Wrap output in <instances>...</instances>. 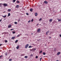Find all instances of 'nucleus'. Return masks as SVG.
I'll list each match as a JSON object with an SVG mask.
<instances>
[{"label":"nucleus","mask_w":61,"mask_h":61,"mask_svg":"<svg viewBox=\"0 0 61 61\" xmlns=\"http://www.w3.org/2000/svg\"><path fill=\"white\" fill-rule=\"evenodd\" d=\"M18 21V22H19V21H20V19H19Z\"/></svg>","instance_id":"nucleus-40"},{"label":"nucleus","mask_w":61,"mask_h":61,"mask_svg":"<svg viewBox=\"0 0 61 61\" xmlns=\"http://www.w3.org/2000/svg\"><path fill=\"white\" fill-rule=\"evenodd\" d=\"M31 21V20H29L28 22V23H30V22Z\"/></svg>","instance_id":"nucleus-39"},{"label":"nucleus","mask_w":61,"mask_h":61,"mask_svg":"<svg viewBox=\"0 0 61 61\" xmlns=\"http://www.w3.org/2000/svg\"><path fill=\"white\" fill-rule=\"evenodd\" d=\"M40 28L38 29L37 30V32H40Z\"/></svg>","instance_id":"nucleus-4"},{"label":"nucleus","mask_w":61,"mask_h":61,"mask_svg":"<svg viewBox=\"0 0 61 61\" xmlns=\"http://www.w3.org/2000/svg\"><path fill=\"white\" fill-rule=\"evenodd\" d=\"M16 1V0H13V3H15V1Z\"/></svg>","instance_id":"nucleus-23"},{"label":"nucleus","mask_w":61,"mask_h":61,"mask_svg":"<svg viewBox=\"0 0 61 61\" xmlns=\"http://www.w3.org/2000/svg\"><path fill=\"white\" fill-rule=\"evenodd\" d=\"M15 24H17V22H15L14 23Z\"/></svg>","instance_id":"nucleus-27"},{"label":"nucleus","mask_w":61,"mask_h":61,"mask_svg":"<svg viewBox=\"0 0 61 61\" xmlns=\"http://www.w3.org/2000/svg\"><path fill=\"white\" fill-rule=\"evenodd\" d=\"M42 58H40V61H41V60H42Z\"/></svg>","instance_id":"nucleus-35"},{"label":"nucleus","mask_w":61,"mask_h":61,"mask_svg":"<svg viewBox=\"0 0 61 61\" xmlns=\"http://www.w3.org/2000/svg\"><path fill=\"white\" fill-rule=\"evenodd\" d=\"M51 38V37H49V38Z\"/></svg>","instance_id":"nucleus-48"},{"label":"nucleus","mask_w":61,"mask_h":61,"mask_svg":"<svg viewBox=\"0 0 61 61\" xmlns=\"http://www.w3.org/2000/svg\"><path fill=\"white\" fill-rule=\"evenodd\" d=\"M38 58V56H36V58Z\"/></svg>","instance_id":"nucleus-32"},{"label":"nucleus","mask_w":61,"mask_h":61,"mask_svg":"<svg viewBox=\"0 0 61 61\" xmlns=\"http://www.w3.org/2000/svg\"><path fill=\"white\" fill-rule=\"evenodd\" d=\"M38 25H39V24H37V26H38Z\"/></svg>","instance_id":"nucleus-46"},{"label":"nucleus","mask_w":61,"mask_h":61,"mask_svg":"<svg viewBox=\"0 0 61 61\" xmlns=\"http://www.w3.org/2000/svg\"><path fill=\"white\" fill-rule=\"evenodd\" d=\"M44 2V3L46 4H48V2L46 1H45Z\"/></svg>","instance_id":"nucleus-5"},{"label":"nucleus","mask_w":61,"mask_h":61,"mask_svg":"<svg viewBox=\"0 0 61 61\" xmlns=\"http://www.w3.org/2000/svg\"><path fill=\"white\" fill-rule=\"evenodd\" d=\"M15 38V36L12 37L11 38V39H14Z\"/></svg>","instance_id":"nucleus-11"},{"label":"nucleus","mask_w":61,"mask_h":61,"mask_svg":"<svg viewBox=\"0 0 61 61\" xmlns=\"http://www.w3.org/2000/svg\"><path fill=\"white\" fill-rule=\"evenodd\" d=\"M33 11V9H30V11L32 12Z\"/></svg>","instance_id":"nucleus-17"},{"label":"nucleus","mask_w":61,"mask_h":61,"mask_svg":"<svg viewBox=\"0 0 61 61\" xmlns=\"http://www.w3.org/2000/svg\"><path fill=\"white\" fill-rule=\"evenodd\" d=\"M19 46H18L16 47V48H17V49H19Z\"/></svg>","instance_id":"nucleus-14"},{"label":"nucleus","mask_w":61,"mask_h":61,"mask_svg":"<svg viewBox=\"0 0 61 61\" xmlns=\"http://www.w3.org/2000/svg\"><path fill=\"white\" fill-rule=\"evenodd\" d=\"M19 5H17L15 7V8H19Z\"/></svg>","instance_id":"nucleus-3"},{"label":"nucleus","mask_w":61,"mask_h":61,"mask_svg":"<svg viewBox=\"0 0 61 61\" xmlns=\"http://www.w3.org/2000/svg\"><path fill=\"white\" fill-rule=\"evenodd\" d=\"M38 15V14H37V13L36 12L35 13V16H37Z\"/></svg>","instance_id":"nucleus-6"},{"label":"nucleus","mask_w":61,"mask_h":61,"mask_svg":"<svg viewBox=\"0 0 61 61\" xmlns=\"http://www.w3.org/2000/svg\"><path fill=\"white\" fill-rule=\"evenodd\" d=\"M17 36V37H19L20 36V35H18Z\"/></svg>","instance_id":"nucleus-31"},{"label":"nucleus","mask_w":61,"mask_h":61,"mask_svg":"<svg viewBox=\"0 0 61 61\" xmlns=\"http://www.w3.org/2000/svg\"><path fill=\"white\" fill-rule=\"evenodd\" d=\"M60 37H61V34H60Z\"/></svg>","instance_id":"nucleus-45"},{"label":"nucleus","mask_w":61,"mask_h":61,"mask_svg":"<svg viewBox=\"0 0 61 61\" xmlns=\"http://www.w3.org/2000/svg\"><path fill=\"white\" fill-rule=\"evenodd\" d=\"M33 33H32L31 34V35H33Z\"/></svg>","instance_id":"nucleus-49"},{"label":"nucleus","mask_w":61,"mask_h":61,"mask_svg":"<svg viewBox=\"0 0 61 61\" xmlns=\"http://www.w3.org/2000/svg\"><path fill=\"white\" fill-rule=\"evenodd\" d=\"M12 33L13 34H15V32H14V31H13Z\"/></svg>","instance_id":"nucleus-25"},{"label":"nucleus","mask_w":61,"mask_h":61,"mask_svg":"<svg viewBox=\"0 0 61 61\" xmlns=\"http://www.w3.org/2000/svg\"><path fill=\"white\" fill-rule=\"evenodd\" d=\"M33 56V55L32 54L30 55V56Z\"/></svg>","instance_id":"nucleus-38"},{"label":"nucleus","mask_w":61,"mask_h":61,"mask_svg":"<svg viewBox=\"0 0 61 61\" xmlns=\"http://www.w3.org/2000/svg\"><path fill=\"white\" fill-rule=\"evenodd\" d=\"M2 5H3V6H5H5H7V4L6 3H4L3 4H2Z\"/></svg>","instance_id":"nucleus-1"},{"label":"nucleus","mask_w":61,"mask_h":61,"mask_svg":"<svg viewBox=\"0 0 61 61\" xmlns=\"http://www.w3.org/2000/svg\"><path fill=\"white\" fill-rule=\"evenodd\" d=\"M14 30V29H11L10 30L12 31V30Z\"/></svg>","instance_id":"nucleus-41"},{"label":"nucleus","mask_w":61,"mask_h":61,"mask_svg":"<svg viewBox=\"0 0 61 61\" xmlns=\"http://www.w3.org/2000/svg\"><path fill=\"white\" fill-rule=\"evenodd\" d=\"M36 50V48H35L34 49H32V50H31L30 51H35V50Z\"/></svg>","instance_id":"nucleus-9"},{"label":"nucleus","mask_w":61,"mask_h":61,"mask_svg":"<svg viewBox=\"0 0 61 61\" xmlns=\"http://www.w3.org/2000/svg\"><path fill=\"white\" fill-rule=\"evenodd\" d=\"M17 3H19V1H17Z\"/></svg>","instance_id":"nucleus-42"},{"label":"nucleus","mask_w":61,"mask_h":61,"mask_svg":"<svg viewBox=\"0 0 61 61\" xmlns=\"http://www.w3.org/2000/svg\"><path fill=\"white\" fill-rule=\"evenodd\" d=\"M29 46V45L28 44H27L25 46V48H27L28 47V46Z\"/></svg>","instance_id":"nucleus-2"},{"label":"nucleus","mask_w":61,"mask_h":61,"mask_svg":"<svg viewBox=\"0 0 61 61\" xmlns=\"http://www.w3.org/2000/svg\"><path fill=\"white\" fill-rule=\"evenodd\" d=\"M42 53V51H41L40 52V53Z\"/></svg>","instance_id":"nucleus-34"},{"label":"nucleus","mask_w":61,"mask_h":61,"mask_svg":"<svg viewBox=\"0 0 61 61\" xmlns=\"http://www.w3.org/2000/svg\"><path fill=\"white\" fill-rule=\"evenodd\" d=\"M18 42V40H16L15 41V43H17Z\"/></svg>","instance_id":"nucleus-28"},{"label":"nucleus","mask_w":61,"mask_h":61,"mask_svg":"<svg viewBox=\"0 0 61 61\" xmlns=\"http://www.w3.org/2000/svg\"><path fill=\"white\" fill-rule=\"evenodd\" d=\"M26 15H29V14H28V13H26Z\"/></svg>","instance_id":"nucleus-37"},{"label":"nucleus","mask_w":61,"mask_h":61,"mask_svg":"<svg viewBox=\"0 0 61 61\" xmlns=\"http://www.w3.org/2000/svg\"><path fill=\"white\" fill-rule=\"evenodd\" d=\"M2 21V20H0V22H1V21Z\"/></svg>","instance_id":"nucleus-44"},{"label":"nucleus","mask_w":61,"mask_h":61,"mask_svg":"<svg viewBox=\"0 0 61 61\" xmlns=\"http://www.w3.org/2000/svg\"><path fill=\"white\" fill-rule=\"evenodd\" d=\"M0 5H2V4H1V3L0 4V7H2V6Z\"/></svg>","instance_id":"nucleus-36"},{"label":"nucleus","mask_w":61,"mask_h":61,"mask_svg":"<svg viewBox=\"0 0 61 61\" xmlns=\"http://www.w3.org/2000/svg\"><path fill=\"white\" fill-rule=\"evenodd\" d=\"M33 21H34V20L33 19H32L31 20V21L32 22H33Z\"/></svg>","instance_id":"nucleus-29"},{"label":"nucleus","mask_w":61,"mask_h":61,"mask_svg":"<svg viewBox=\"0 0 61 61\" xmlns=\"http://www.w3.org/2000/svg\"><path fill=\"white\" fill-rule=\"evenodd\" d=\"M12 59H10L9 60V61H12Z\"/></svg>","instance_id":"nucleus-33"},{"label":"nucleus","mask_w":61,"mask_h":61,"mask_svg":"<svg viewBox=\"0 0 61 61\" xmlns=\"http://www.w3.org/2000/svg\"><path fill=\"white\" fill-rule=\"evenodd\" d=\"M2 46V44H0V46Z\"/></svg>","instance_id":"nucleus-43"},{"label":"nucleus","mask_w":61,"mask_h":61,"mask_svg":"<svg viewBox=\"0 0 61 61\" xmlns=\"http://www.w3.org/2000/svg\"><path fill=\"white\" fill-rule=\"evenodd\" d=\"M5 11H4V13H5Z\"/></svg>","instance_id":"nucleus-50"},{"label":"nucleus","mask_w":61,"mask_h":61,"mask_svg":"<svg viewBox=\"0 0 61 61\" xmlns=\"http://www.w3.org/2000/svg\"><path fill=\"white\" fill-rule=\"evenodd\" d=\"M10 15H11V14H10V13H8V16H10Z\"/></svg>","instance_id":"nucleus-13"},{"label":"nucleus","mask_w":61,"mask_h":61,"mask_svg":"<svg viewBox=\"0 0 61 61\" xmlns=\"http://www.w3.org/2000/svg\"><path fill=\"white\" fill-rule=\"evenodd\" d=\"M5 56H7V53H5Z\"/></svg>","instance_id":"nucleus-22"},{"label":"nucleus","mask_w":61,"mask_h":61,"mask_svg":"<svg viewBox=\"0 0 61 61\" xmlns=\"http://www.w3.org/2000/svg\"><path fill=\"white\" fill-rule=\"evenodd\" d=\"M49 31H47V32H46V35H48V33H49Z\"/></svg>","instance_id":"nucleus-10"},{"label":"nucleus","mask_w":61,"mask_h":61,"mask_svg":"<svg viewBox=\"0 0 61 61\" xmlns=\"http://www.w3.org/2000/svg\"><path fill=\"white\" fill-rule=\"evenodd\" d=\"M3 57V56L2 55H1L0 56V58H2Z\"/></svg>","instance_id":"nucleus-20"},{"label":"nucleus","mask_w":61,"mask_h":61,"mask_svg":"<svg viewBox=\"0 0 61 61\" xmlns=\"http://www.w3.org/2000/svg\"><path fill=\"white\" fill-rule=\"evenodd\" d=\"M31 47H32V46H29V48H31Z\"/></svg>","instance_id":"nucleus-26"},{"label":"nucleus","mask_w":61,"mask_h":61,"mask_svg":"<svg viewBox=\"0 0 61 61\" xmlns=\"http://www.w3.org/2000/svg\"><path fill=\"white\" fill-rule=\"evenodd\" d=\"M2 17H4V18H5V17H6V15H5V16H4L2 15Z\"/></svg>","instance_id":"nucleus-12"},{"label":"nucleus","mask_w":61,"mask_h":61,"mask_svg":"<svg viewBox=\"0 0 61 61\" xmlns=\"http://www.w3.org/2000/svg\"><path fill=\"white\" fill-rule=\"evenodd\" d=\"M44 57H46V56H43Z\"/></svg>","instance_id":"nucleus-47"},{"label":"nucleus","mask_w":61,"mask_h":61,"mask_svg":"<svg viewBox=\"0 0 61 61\" xmlns=\"http://www.w3.org/2000/svg\"><path fill=\"white\" fill-rule=\"evenodd\" d=\"M28 57V56H25L24 57V58H27Z\"/></svg>","instance_id":"nucleus-15"},{"label":"nucleus","mask_w":61,"mask_h":61,"mask_svg":"<svg viewBox=\"0 0 61 61\" xmlns=\"http://www.w3.org/2000/svg\"><path fill=\"white\" fill-rule=\"evenodd\" d=\"M61 53L60 52H58L57 53V55L58 56V55H60V54Z\"/></svg>","instance_id":"nucleus-8"},{"label":"nucleus","mask_w":61,"mask_h":61,"mask_svg":"<svg viewBox=\"0 0 61 61\" xmlns=\"http://www.w3.org/2000/svg\"><path fill=\"white\" fill-rule=\"evenodd\" d=\"M11 10L10 9H8V11H9V12H10V11H11Z\"/></svg>","instance_id":"nucleus-19"},{"label":"nucleus","mask_w":61,"mask_h":61,"mask_svg":"<svg viewBox=\"0 0 61 61\" xmlns=\"http://www.w3.org/2000/svg\"><path fill=\"white\" fill-rule=\"evenodd\" d=\"M43 54L44 55H46V53L45 52H43Z\"/></svg>","instance_id":"nucleus-21"},{"label":"nucleus","mask_w":61,"mask_h":61,"mask_svg":"<svg viewBox=\"0 0 61 61\" xmlns=\"http://www.w3.org/2000/svg\"><path fill=\"white\" fill-rule=\"evenodd\" d=\"M12 26V25H9L8 26V28H10Z\"/></svg>","instance_id":"nucleus-7"},{"label":"nucleus","mask_w":61,"mask_h":61,"mask_svg":"<svg viewBox=\"0 0 61 61\" xmlns=\"http://www.w3.org/2000/svg\"><path fill=\"white\" fill-rule=\"evenodd\" d=\"M5 43H7V40H6L5 41Z\"/></svg>","instance_id":"nucleus-30"},{"label":"nucleus","mask_w":61,"mask_h":61,"mask_svg":"<svg viewBox=\"0 0 61 61\" xmlns=\"http://www.w3.org/2000/svg\"><path fill=\"white\" fill-rule=\"evenodd\" d=\"M42 18H41L40 19V20H39V21H41V20H42Z\"/></svg>","instance_id":"nucleus-24"},{"label":"nucleus","mask_w":61,"mask_h":61,"mask_svg":"<svg viewBox=\"0 0 61 61\" xmlns=\"http://www.w3.org/2000/svg\"><path fill=\"white\" fill-rule=\"evenodd\" d=\"M57 20H58V22H60V21H61V19H58Z\"/></svg>","instance_id":"nucleus-18"},{"label":"nucleus","mask_w":61,"mask_h":61,"mask_svg":"<svg viewBox=\"0 0 61 61\" xmlns=\"http://www.w3.org/2000/svg\"><path fill=\"white\" fill-rule=\"evenodd\" d=\"M53 20L52 19H50L49 20L50 22H52Z\"/></svg>","instance_id":"nucleus-16"}]
</instances>
